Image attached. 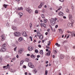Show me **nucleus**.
Here are the masks:
<instances>
[{
    "label": "nucleus",
    "instance_id": "680f3d73",
    "mask_svg": "<svg viewBox=\"0 0 75 75\" xmlns=\"http://www.w3.org/2000/svg\"><path fill=\"white\" fill-rule=\"evenodd\" d=\"M44 23H47V21H46V20H44Z\"/></svg>",
    "mask_w": 75,
    "mask_h": 75
},
{
    "label": "nucleus",
    "instance_id": "a878e982",
    "mask_svg": "<svg viewBox=\"0 0 75 75\" xmlns=\"http://www.w3.org/2000/svg\"><path fill=\"white\" fill-rule=\"evenodd\" d=\"M18 14L19 15V16H20V17H21V16H22L23 15V13L21 12L19 13Z\"/></svg>",
    "mask_w": 75,
    "mask_h": 75
},
{
    "label": "nucleus",
    "instance_id": "f257e3e1",
    "mask_svg": "<svg viewBox=\"0 0 75 75\" xmlns=\"http://www.w3.org/2000/svg\"><path fill=\"white\" fill-rule=\"evenodd\" d=\"M57 20V19L56 18H52L51 19L50 23L52 25H54V24H55V21H56Z\"/></svg>",
    "mask_w": 75,
    "mask_h": 75
},
{
    "label": "nucleus",
    "instance_id": "2f4dec72",
    "mask_svg": "<svg viewBox=\"0 0 75 75\" xmlns=\"http://www.w3.org/2000/svg\"><path fill=\"white\" fill-rule=\"evenodd\" d=\"M66 11L67 13H68L69 11V9H68V8H66Z\"/></svg>",
    "mask_w": 75,
    "mask_h": 75
},
{
    "label": "nucleus",
    "instance_id": "3c124183",
    "mask_svg": "<svg viewBox=\"0 0 75 75\" xmlns=\"http://www.w3.org/2000/svg\"><path fill=\"white\" fill-rule=\"evenodd\" d=\"M40 55H38L37 56V58H40Z\"/></svg>",
    "mask_w": 75,
    "mask_h": 75
},
{
    "label": "nucleus",
    "instance_id": "7ed1b4c3",
    "mask_svg": "<svg viewBox=\"0 0 75 75\" xmlns=\"http://www.w3.org/2000/svg\"><path fill=\"white\" fill-rule=\"evenodd\" d=\"M26 11H28V12L29 13H30V14L31 13H32V12L33 11V10L31 9V8H26Z\"/></svg>",
    "mask_w": 75,
    "mask_h": 75
},
{
    "label": "nucleus",
    "instance_id": "f3484780",
    "mask_svg": "<svg viewBox=\"0 0 75 75\" xmlns=\"http://www.w3.org/2000/svg\"><path fill=\"white\" fill-rule=\"evenodd\" d=\"M18 10H23V8L22 7H18Z\"/></svg>",
    "mask_w": 75,
    "mask_h": 75
},
{
    "label": "nucleus",
    "instance_id": "0eeeda50",
    "mask_svg": "<svg viewBox=\"0 0 75 75\" xmlns=\"http://www.w3.org/2000/svg\"><path fill=\"white\" fill-rule=\"evenodd\" d=\"M28 51H32L33 50V47L31 46H29L28 48Z\"/></svg>",
    "mask_w": 75,
    "mask_h": 75
},
{
    "label": "nucleus",
    "instance_id": "393cba45",
    "mask_svg": "<svg viewBox=\"0 0 75 75\" xmlns=\"http://www.w3.org/2000/svg\"><path fill=\"white\" fill-rule=\"evenodd\" d=\"M60 58L61 59H63L64 58V55H61L60 56Z\"/></svg>",
    "mask_w": 75,
    "mask_h": 75
},
{
    "label": "nucleus",
    "instance_id": "4468645a",
    "mask_svg": "<svg viewBox=\"0 0 75 75\" xmlns=\"http://www.w3.org/2000/svg\"><path fill=\"white\" fill-rule=\"evenodd\" d=\"M40 25L41 27H44V28H46V25L44 23H40Z\"/></svg>",
    "mask_w": 75,
    "mask_h": 75
},
{
    "label": "nucleus",
    "instance_id": "dca6fc26",
    "mask_svg": "<svg viewBox=\"0 0 75 75\" xmlns=\"http://www.w3.org/2000/svg\"><path fill=\"white\" fill-rule=\"evenodd\" d=\"M50 53H51V51L50 50H49L48 52L46 53V55H47V56H50Z\"/></svg>",
    "mask_w": 75,
    "mask_h": 75
},
{
    "label": "nucleus",
    "instance_id": "bb28decb",
    "mask_svg": "<svg viewBox=\"0 0 75 75\" xmlns=\"http://www.w3.org/2000/svg\"><path fill=\"white\" fill-rule=\"evenodd\" d=\"M62 6H59L58 9V10H59V11L61 9H62Z\"/></svg>",
    "mask_w": 75,
    "mask_h": 75
},
{
    "label": "nucleus",
    "instance_id": "e2e57ef3",
    "mask_svg": "<svg viewBox=\"0 0 75 75\" xmlns=\"http://www.w3.org/2000/svg\"><path fill=\"white\" fill-rule=\"evenodd\" d=\"M55 45L57 46L58 45V43H56L55 44Z\"/></svg>",
    "mask_w": 75,
    "mask_h": 75
},
{
    "label": "nucleus",
    "instance_id": "052dcab7",
    "mask_svg": "<svg viewBox=\"0 0 75 75\" xmlns=\"http://www.w3.org/2000/svg\"><path fill=\"white\" fill-rule=\"evenodd\" d=\"M25 75H27V72H25Z\"/></svg>",
    "mask_w": 75,
    "mask_h": 75
},
{
    "label": "nucleus",
    "instance_id": "603ef678",
    "mask_svg": "<svg viewBox=\"0 0 75 75\" xmlns=\"http://www.w3.org/2000/svg\"><path fill=\"white\" fill-rule=\"evenodd\" d=\"M63 18H64V19H66V18H67V17L66 16H63Z\"/></svg>",
    "mask_w": 75,
    "mask_h": 75
},
{
    "label": "nucleus",
    "instance_id": "4d7b16f0",
    "mask_svg": "<svg viewBox=\"0 0 75 75\" xmlns=\"http://www.w3.org/2000/svg\"><path fill=\"white\" fill-rule=\"evenodd\" d=\"M50 29H48L47 30V32H49V31H50Z\"/></svg>",
    "mask_w": 75,
    "mask_h": 75
},
{
    "label": "nucleus",
    "instance_id": "ddd939ff",
    "mask_svg": "<svg viewBox=\"0 0 75 75\" xmlns=\"http://www.w3.org/2000/svg\"><path fill=\"white\" fill-rule=\"evenodd\" d=\"M58 14L59 16H64V13L61 11L59 12Z\"/></svg>",
    "mask_w": 75,
    "mask_h": 75
},
{
    "label": "nucleus",
    "instance_id": "a211bd4d",
    "mask_svg": "<svg viewBox=\"0 0 75 75\" xmlns=\"http://www.w3.org/2000/svg\"><path fill=\"white\" fill-rule=\"evenodd\" d=\"M42 3H40V5L38 6V8H41V7H42Z\"/></svg>",
    "mask_w": 75,
    "mask_h": 75
},
{
    "label": "nucleus",
    "instance_id": "aec40b11",
    "mask_svg": "<svg viewBox=\"0 0 75 75\" xmlns=\"http://www.w3.org/2000/svg\"><path fill=\"white\" fill-rule=\"evenodd\" d=\"M37 35L38 37L39 36H40V35H41V33L40 32H37Z\"/></svg>",
    "mask_w": 75,
    "mask_h": 75
},
{
    "label": "nucleus",
    "instance_id": "0e129e2a",
    "mask_svg": "<svg viewBox=\"0 0 75 75\" xmlns=\"http://www.w3.org/2000/svg\"><path fill=\"white\" fill-rule=\"evenodd\" d=\"M46 47L47 48H50V47H49V46H46Z\"/></svg>",
    "mask_w": 75,
    "mask_h": 75
},
{
    "label": "nucleus",
    "instance_id": "de8ad7c7",
    "mask_svg": "<svg viewBox=\"0 0 75 75\" xmlns=\"http://www.w3.org/2000/svg\"><path fill=\"white\" fill-rule=\"evenodd\" d=\"M17 49V47H16L14 49V51H16V50Z\"/></svg>",
    "mask_w": 75,
    "mask_h": 75
},
{
    "label": "nucleus",
    "instance_id": "774afa93",
    "mask_svg": "<svg viewBox=\"0 0 75 75\" xmlns=\"http://www.w3.org/2000/svg\"><path fill=\"white\" fill-rule=\"evenodd\" d=\"M46 51H48V49H47L46 50Z\"/></svg>",
    "mask_w": 75,
    "mask_h": 75
},
{
    "label": "nucleus",
    "instance_id": "6e6d98bb",
    "mask_svg": "<svg viewBox=\"0 0 75 75\" xmlns=\"http://www.w3.org/2000/svg\"><path fill=\"white\" fill-rule=\"evenodd\" d=\"M19 56H18V54H17L16 56V57L17 58H18L19 57Z\"/></svg>",
    "mask_w": 75,
    "mask_h": 75
},
{
    "label": "nucleus",
    "instance_id": "8fccbe9b",
    "mask_svg": "<svg viewBox=\"0 0 75 75\" xmlns=\"http://www.w3.org/2000/svg\"><path fill=\"white\" fill-rule=\"evenodd\" d=\"M59 1H61V2H63L64 1V0H59Z\"/></svg>",
    "mask_w": 75,
    "mask_h": 75
},
{
    "label": "nucleus",
    "instance_id": "4c0bfd02",
    "mask_svg": "<svg viewBox=\"0 0 75 75\" xmlns=\"http://www.w3.org/2000/svg\"><path fill=\"white\" fill-rule=\"evenodd\" d=\"M32 25H32V23H30V28H31Z\"/></svg>",
    "mask_w": 75,
    "mask_h": 75
},
{
    "label": "nucleus",
    "instance_id": "39448f33",
    "mask_svg": "<svg viewBox=\"0 0 75 75\" xmlns=\"http://www.w3.org/2000/svg\"><path fill=\"white\" fill-rule=\"evenodd\" d=\"M28 66L29 67H30V68H34L33 64L31 62H29L28 63Z\"/></svg>",
    "mask_w": 75,
    "mask_h": 75
},
{
    "label": "nucleus",
    "instance_id": "338daca9",
    "mask_svg": "<svg viewBox=\"0 0 75 75\" xmlns=\"http://www.w3.org/2000/svg\"><path fill=\"white\" fill-rule=\"evenodd\" d=\"M45 35H47V34H48V32H47L45 33Z\"/></svg>",
    "mask_w": 75,
    "mask_h": 75
},
{
    "label": "nucleus",
    "instance_id": "ea45409f",
    "mask_svg": "<svg viewBox=\"0 0 75 75\" xmlns=\"http://www.w3.org/2000/svg\"><path fill=\"white\" fill-rule=\"evenodd\" d=\"M2 57H0V62H1L2 61Z\"/></svg>",
    "mask_w": 75,
    "mask_h": 75
},
{
    "label": "nucleus",
    "instance_id": "c9c22d12",
    "mask_svg": "<svg viewBox=\"0 0 75 75\" xmlns=\"http://www.w3.org/2000/svg\"><path fill=\"white\" fill-rule=\"evenodd\" d=\"M73 60V61H75V57H72L71 58Z\"/></svg>",
    "mask_w": 75,
    "mask_h": 75
},
{
    "label": "nucleus",
    "instance_id": "9b49d317",
    "mask_svg": "<svg viewBox=\"0 0 75 75\" xmlns=\"http://www.w3.org/2000/svg\"><path fill=\"white\" fill-rule=\"evenodd\" d=\"M1 37V38L2 41H4V40H5V38H6V37H5V35H2Z\"/></svg>",
    "mask_w": 75,
    "mask_h": 75
},
{
    "label": "nucleus",
    "instance_id": "37998d69",
    "mask_svg": "<svg viewBox=\"0 0 75 75\" xmlns=\"http://www.w3.org/2000/svg\"><path fill=\"white\" fill-rule=\"evenodd\" d=\"M29 38H30L31 40V41H33V39H32V37L31 36H30L29 37Z\"/></svg>",
    "mask_w": 75,
    "mask_h": 75
},
{
    "label": "nucleus",
    "instance_id": "a18cd8bd",
    "mask_svg": "<svg viewBox=\"0 0 75 75\" xmlns=\"http://www.w3.org/2000/svg\"><path fill=\"white\" fill-rule=\"evenodd\" d=\"M48 73V71H46L45 72V75H47V74Z\"/></svg>",
    "mask_w": 75,
    "mask_h": 75
},
{
    "label": "nucleus",
    "instance_id": "2eb2a0df",
    "mask_svg": "<svg viewBox=\"0 0 75 75\" xmlns=\"http://www.w3.org/2000/svg\"><path fill=\"white\" fill-rule=\"evenodd\" d=\"M23 38L21 37L19 38L18 39V41L19 42H21V41H23Z\"/></svg>",
    "mask_w": 75,
    "mask_h": 75
},
{
    "label": "nucleus",
    "instance_id": "9d476101",
    "mask_svg": "<svg viewBox=\"0 0 75 75\" xmlns=\"http://www.w3.org/2000/svg\"><path fill=\"white\" fill-rule=\"evenodd\" d=\"M6 51V48L2 47V48H1V49L0 51L1 52H4V51Z\"/></svg>",
    "mask_w": 75,
    "mask_h": 75
},
{
    "label": "nucleus",
    "instance_id": "423d86ee",
    "mask_svg": "<svg viewBox=\"0 0 75 75\" xmlns=\"http://www.w3.org/2000/svg\"><path fill=\"white\" fill-rule=\"evenodd\" d=\"M22 34L23 36H24V37H27V35L26 34V32H25V31H22Z\"/></svg>",
    "mask_w": 75,
    "mask_h": 75
},
{
    "label": "nucleus",
    "instance_id": "bf43d9fd",
    "mask_svg": "<svg viewBox=\"0 0 75 75\" xmlns=\"http://www.w3.org/2000/svg\"><path fill=\"white\" fill-rule=\"evenodd\" d=\"M57 46L58 47H60V45L58 44V45Z\"/></svg>",
    "mask_w": 75,
    "mask_h": 75
},
{
    "label": "nucleus",
    "instance_id": "f8f14e48",
    "mask_svg": "<svg viewBox=\"0 0 75 75\" xmlns=\"http://www.w3.org/2000/svg\"><path fill=\"white\" fill-rule=\"evenodd\" d=\"M68 17H69V20H71L72 18V15L71 14H69L68 15Z\"/></svg>",
    "mask_w": 75,
    "mask_h": 75
},
{
    "label": "nucleus",
    "instance_id": "cd10ccee",
    "mask_svg": "<svg viewBox=\"0 0 75 75\" xmlns=\"http://www.w3.org/2000/svg\"><path fill=\"white\" fill-rule=\"evenodd\" d=\"M3 6H4V7H5V8H7V6H8V5L4 4L3 5Z\"/></svg>",
    "mask_w": 75,
    "mask_h": 75
},
{
    "label": "nucleus",
    "instance_id": "6ab92c4d",
    "mask_svg": "<svg viewBox=\"0 0 75 75\" xmlns=\"http://www.w3.org/2000/svg\"><path fill=\"white\" fill-rule=\"evenodd\" d=\"M33 71V73H34V74H36V73H37V70H36V69H34Z\"/></svg>",
    "mask_w": 75,
    "mask_h": 75
},
{
    "label": "nucleus",
    "instance_id": "e433bc0d",
    "mask_svg": "<svg viewBox=\"0 0 75 75\" xmlns=\"http://www.w3.org/2000/svg\"><path fill=\"white\" fill-rule=\"evenodd\" d=\"M35 52H36V53H38V50L37 49H36L35 50Z\"/></svg>",
    "mask_w": 75,
    "mask_h": 75
},
{
    "label": "nucleus",
    "instance_id": "c756f323",
    "mask_svg": "<svg viewBox=\"0 0 75 75\" xmlns=\"http://www.w3.org/2000/svg\"><path fill=\"white\" fill-rule=\"evenodd\" d=\"M41 16L43 18H45V16H44V14H42L41 15Z\"/></svg>",
    "mask_w": 75,
    "mask_h": 75
},
{
    "label": "nucleus",
    "instance_id": "79ce46f5",
    "mask_svg": "<svg viewBox=\"0 0 75 75\" xmlns=\"http://www.w3.org/2000/svg\"><path fill=\"white\" fill-rule=\"evenodd\" d=\"M6 25L7 26V27H8V26H9V23H7Z\"/></svg>",
    "mask_w": 75,
    "mask_h": 75
},
{
    "label": "nucleus",
    "instance_id": "1a4fd4ad",
    "mask_svg": "<svg viewBox=\"0 0 75 75\" xmlns=\"http://www.w3.org/2000/svg\"><path fill=\"white\" fill-rule=\"evenodd\" d=\"M67 25L69 27L72 28L73 27L72 25H73V24L70 22H69L67 24Z\"/></svg>",
    "mask_w": 75,
    "mask_h": 75
},
{
    "label": "nucleus",
    "instance_id": "49530a36",
    "mask_svg": "<svg viewBox=\"0 0 75 75\" xmlns=\"http://www.w3.org/2000/svg\"><path fill=\"white\" fill-rule=\"evenodd\" d=\"M69 36H70V35L69 34H68V36L67 37V39H68V38H69Z\"/></svg>",
    "mask_w": 75,
    "mask_h": 75
},
{
    "label": "nucleus",
    "instance_id": "6e6552de",
    "mask_svg": "<svg viewBox=\"0 0 75 75\" xmlns=\"http://www.w3.org/2000/svg\"><path fill=\"white\" fill-rule=\"evenodd\" d=\"M23 49L22 48L18 50V53L19 54H21L22 52H23Z\"/></svg>",
    "mask_w": 75,
    "mask_h": 75
},
{
    "label": "nucleus",
    "instance_id": "5fc2aeb1",
    "mask_svg": "<svg viewBox=\"0 0 75 75\" xmlns=\"http://www.w3.org/2000/svg\"><path fill=\"white\" fill-rule=\"evenodd\" d=\"M58 27V25H55V28H57Z\"/></svg>",
    "mask_w": 75,
    "mask_h": 75
},
{
    "label": "nucleus",
    "instance_id": "412c9836",
    "mask_svg": "<svg viewBox=\"0 0 75 75\" xmlns=\"http://www.w3.org/2000/svg\"><path fill=\"white\" fill-rule=\"evenodd\" d=\"M31 57L32 58H35V55H34V54H32L31 55Z\"/></svg>",
    "mask_w": 75,
    "mask_h": 75
},
{
    "label": "nucleus",
    "instance_id": "b1692460",
    "mask_svg": "<svg viewBox=\"0 0 75 75\" xmlns=\"http://www.w3.org/2000/svg\"><path fill=\"white\" fill-rule=\"evenodd\" d=\"M40 54H41L42 55L43 54V51L42 50H40Z\"/></svg>",
    "mask_w": 75,
    "mask_h": 75
},
{
    "label": "nucleus",
    "instance_id": "f03ea898",
    "mask_svg": "<svg viewBox=\"0 0 75 75\" xmlns=\"http://www.w3.org/2000/svg\"><path fill=\"white\" fill-rule=\"evenodd\" d=\"M21 35V33L19 32H16L14 33V36H16V37H20Z\"/></svg>",
    "mask_w": 75,
    "mask_h": 75
},
{
    "label": "nucleus",
    "instance_id": "72a5a7b5",
    "mask_svg": "<svg viewBox=\"0 0 75 75\" xmlns=\"http://www.w3.org/2000/svg\"><path fill=\"white\" fill-rule=\"evenodd\" d=\"M58 30H59V32L60 33H62V29H58Z\"/></svg>",
    "mask_w": 75,
    "mask_h": 75
},
{
    "label": "nucleus",
    "instance_id": "7c9ffc66",
    "mask_svg": "<svg viewBox=\"0 0 75 75\" xmlns=\"http://www.w3.org/2000/svg\"><path fill=\"white\" fill-rule=\"evenodd\" d=\"M3 68L4 69H6L7 68V66H4L3 67Z\"/></svg>",
    "mask_w": 75,
    "mask_h": 75
},
{
    "label": "nucleus",
    "instance_id": "09e8293b",
    "mask_svg": "<svg viewBox=\"0 0 75 75\" xmlns=\"http://www.w3.org/2000/svg\"><path fill=\"white\" fill-rule=\"evenodd\" d=\"M54 54H57V51L54 50Z\"/></svg>",
    "mask_w": 75,
    "mask_h": 75
},
{
    "label": "nucleus",
    "instance_id": "13d9d810",
    "mask_svg": "<svg viewBox=\"0 0 75 75\" xmlns=\"http://www.w3.org/2000/svg\"><path fill=\"white\" fill-rule=\"evenodd\" d=\"M38 47H39V48H41V45H38Z\"/></svg>",
    "mask_w": 75,
    "mask_h": 75
},
{
    "label": "nucleus",
    "instance_id": "4be33fe9",
    "mask_svg": "<svg viewBox=\"0 0 75 75\" xmlns=\"http://www.w3.org/2000/svg\"><path fill=\"white\" fill-rule=\"evenodd\" d=\"M39 38L40 39V40H42L43 38V36L42 35H40L39 36Z\"/></svg>",
    "mask_w": 75,
    "mask_h": 75
},
{
    "label": "nucleus",
    "instance_id": "5701e85b",
    "mask_svg": "<svg viewBox=\"0 0 75 75\" xmlns=\"http://www.w3.org/2000/svg\"><path fill=\"white\" fill-rule=\"evenodd\" d=\"M12 29L14 30H16V27L15 26H13L12 27Z\"/></svg>",
    "mask_w": 75,
    "mask_h": 75
},
{
    "label": "nucleus",
    "instance_id": "20e7f679",
    "mask_svg": "<svg viewBox=\"0 0 75 75\" xmlns=\"http://www.w3.org/2000/svg\"><path fill=\"white\" fill-rule=\"evenodd\" d=\"M67 33H69V34H71V37H73V35L74 37H75V33H72V32H71L68 31H67Z\"/></svg>",
    "mask_w": 75,
    "mask_h": 75
},
{
    "label": "nucleus",
    "instance_id": "c85d7f7f",
    "mask_svg": "<svg viewBox=\"0 0 75 75\" xmlns=\"http://www.w3.org/2000/svg\"><path fill=\"white\" fill-rule=\"evenodd\" d=\"M71 24H72L74 23V20L73 19H71Z\"/></svg>",
    "mask_w": 75,
    "mask_h": 75
},
{
    "label": "nucleus",
    "instance_id": "a19ab883",
    "mask_svg": "<svg viewBox=\"0 0 75 75\" xmlns=\"http://www.w3.org/2000/svg\"><path fill=\"white\" fill-rule=\"evenodd\" d=\"M35 13L36 14H38V11H37V10H35Z\"/></svg>",
    "mask_w": 75,
    "mask_h": 75
},
{
    "label": "nucleus",
    "instance_id": "58836bf2",
    "mask_svg": "<svg viewBox=\"0 0 75 75\" xmlns=\"http://www.w3.org/2000/svg\"><path fill=\"white\" fill-rule=\"evenodd\" d=\"M48 42L49 43L47 44V45L50 46V44H51V41H49Z\"/></svg>",
    "mask_w": 75,
    "mask_h": 75
},
{
    "label": "nucleus",
    "instance_id": "f704fd0d",
    "mask_svg": "<svg viewBox=\"0 0 75 75\" xmlns=\"http://www.w3.org/2000/svg\"><path fill=\"white\" fill-rule=\"evenodd\" d=\"M23 62H24L23 61H21L20 65H21L23 64Z\"/></svg>",
    "mask_w": 75,
    "mask_h": 75
},
{
    "label": "nucleus",
    "instance_id": "69168bd1",
    "mask_svg": "<svg viewBox=\"0 0 75 75\" xmlns=\"http://www.w3.org/2000/svg\"><path fill=\"white\" fill-rule=\"evenodd\" d=\"M73 49H75V46H74L73 47Z\"/></svg>",
    "mask_w": 75,
    "mask_h": 75
},
{
    "label": "nucleus",
    "instance_id": "473e14b6",
    "mask_svg": "<svg viewBox=\"0 0 75 75\" xmlns=\"http://www.w3.org/2000/svg\"><path fill=\"white\" fill-rule=\"evenodd\" d=\"M2 47H6V44H4L2 45Z\"/></svg>",
    "mask_w": 75,
    "mask_h": 75
},
{
    "label": "nucleus",
    "instance_id": "c03bdc74",
    "mask_svg": "<svg viewBox=\"0 0 75 75\" xmlns=\"http://www.w3.org/2000/svg\"><path fill=\"white\" fill-rule=\"evenodd\" d=\"M16 58L14 57L12 59V60L13 61H15V60H16Z\"/></svg>",
    "mask_w": 75,
    "mask_h": 75
},
{
    "label": "nucleus",
    "instance_id": "864d4df0",
    "mask_svg": "<svg viewBox=\"0 0 75 75\" xmlns=\"http://www.w3.org/2000/svg\"><path fill=\"white\" fill-rule=\"evenodd\" d=\"M30 54H27V56L28 57H29L30 56Z\"/></svg>",
    "mask_w": 75,
    "mask_h": 75
}]
</instances>
